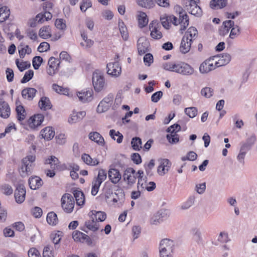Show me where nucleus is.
<instances>
[{"label": "nucleus", "instance_id": "nucleus-16", "mask_svg": "<svg viewBox=\"0 0 257 257\" xmlns=\"http://www.w3.org/2000/svg\"><path fill=\"white\" fill-rule=\"evenodd\" d=\"M57 62L56 59L53 57L49 58L48 63V66L47 68V72L49 75L52 76L56 73L59 65V63H58Z\"/></svg>", "mask_w": 257, "mask_h": 257}, {"label": "nucleus", "instance_id": "nucleus-28", "mask_svg": "<svg viewBox=\"0 0 257 257\" xmlns=\"http://www.w3.org/2000/svg\"><path fill=\"white\" fill-rule=\"evenodd\" d=\"M42 138L47 140H51L55 135V132L51 127H46L41 132Z\"/></svg>", "mask_w": 257, "mask_h": 257}, {"label": "nucleus", "instance_id": "nucleus-17", "mask_svg": "<svg viewBox=\"0 0 257 257\" xmlns=\"http://www.w3.org/2000/svg\"><path fill=\"white\" fill-rule=\"evenodd\" d=\"M187 11L191 15L199 17L202 15L201 9L196 4V2H190L188 5H186Z\"/></svg>", "mask_w": 257, "mask_h": 257}, {"label": "nucleus", "instance_id": "nucleus-43", "mask_svg": "<svg viewBox=\"0 0 257 257\" xmlns=\"http://www.w3.org/2000/svg\"><path fill=\"white\" fill-rule=\"evenodd\" d=\"M86 234L84 233L75 230L72 233V237L75 241L84 242V238Z\"/></svg>", "mask_w": 257, "mask_h": 257}, {"label": "nucleus", "instance_id": "nucleus-35", "mask_svg": "<svg viewBox=\"0 0 257 257\" xmlns=\"http://www.w3.org/2000/svg\"><path fill=\"white\" fill-rule=\"evenodd\" d=\"M138 18L139 26L140 28H143L148 24L149 20L145 13L142 12H139Z\"/></svg>", "mask_w": 257, "mask_h": 257}, {"label": "nucleus", "instance_id": "nucleus-22", "mask_svg": "<svg viewBox=\"0 0 257 257\" xmlns=\"http://www.w3.org/2000/svg\"><path fill=\"white\" fill-rule=\"evenodd\" d=\"M256 141V138L254 134H251L247 138L245 142L241 143V147L247 151H249Z\"/></svg>", "mask_w": 257, "mask_h": 257}, {"label": "nucleus", "instance_id": "nucleus-23", "mask_svg": "<svg viewBox=\"0 0 257 257\" xmlns=\"http://www.w3.org/2000/svg\"><path fill=\"white\" fill-rule=\"evenodd\" d=\"M11 113L10 107L5 101L1 100L0 101V116L4 118H7L9 117Z\"/></svg>", "mask_w": 257, "mask_h": 257}, {"label": "nucleus", "instance_id": "nucleus-62", "mask_svg": "<svg viewBox=\"0 0 257 257\" xmlns=\"http://www.w3.org/2000/svg\"><path fill=\"white\" fill-rule=\"evenodd\" d=\"M29 257H41L39 250L35 247H32L29 249L28 252Z\"/></svg>", "mask_w": 257, "mask_h": 257}, {"label": "nucleus", "instance_id": "nucleus-9", "mask_svg": "<svg viewBox=\"0 0 257 257\" xmlns=\"http://www.w3.org/2000/svg\"><path fill=\"white\" fill-rule=\"evenodd\" d=\"M26 189L23 184H20L17 186L15 192V197L16 201L18 203H21L25 199Z\"/></svg>", "mask_w": 257, "mask_h": 257}, {"label": "nucleus", "instance_id": "nucleus-51", "mask_svg": "<svg viewBox=\"0 0 257 257\" xmlns=\"http://www.w3.org/2000/svg\"><path fill=\"white\" fill-rule=\"evenodd\" d=\"M119 29L121 37L125 41L127 40L128 37L127 29L124 26L123 22H121L119 23Z\"/></svg>", "mask_w": 257, "mask_h": 257}, {"label": "nucleus", "instance_id": "nucleus-49", "mask_svg": "<svg viewBox=\"0 0 257 257\" xmlns=\"http://www.w3.org/2000/svg\"><path fill=\"white\" fill-rule=\"evenodd\" d=\"M137 3L140 6L148 9L152 8L154 5L153 0H137Z\"/></svg>", "mask_w": 257, "mask_h": 257}, {"label": "nucleus", "instance_id": "nucleus-55", "mask_svg": "<svg viewBox=\"0 0 257 257\" xmlns=\"http://www.w3.org/2000/svg\"><path fill=\"white\" fill-rule=\"evenodd\" d=\"M167 139L171 144H176L179 141V138L178 135L177 133H170V135H167Z\"/></svg>", "mask_w": 257, "mask_h": 257}, {"label": "nucleus", "instance_id": "nucleus-47", "mask_svg": "<svg viewBox=\"0 0 257 257\" xmlns=\"http://www.w3.org/2000/svg\"><path fill=\"white\" fill-rule=\"evenodd\" d=\"M132 148L136 151H139L142 148V141L140 138H133L131 141Z\"/></svg>", "mask_w": 257, "mask_h": 257}, {"label": "nucleus", "instance_id": "nucleus-60", "mask_svg": "<svg viewBox=\"0 0 257 257\" xmlns=\"http://www.w3.org/2000/svg\"><path fill=\"white\" fill-rule=\"evenodd\" d=\"M55 25L57 28L60 30H64L66 28L65 21L62 19H57L55 21Z\"/></svg>", "mask_w": 257, "mask_h": 257}, {"label": "nucleus", "instance_id": "nucleus-48", "mask_svg": "<svg viewBox=\"0 0 257 257\" xmlns=\"http://www.w3.org/2000/svg\"><path fill=\"white\" fill-rule=\"evenodd\" d=\"M195 197L194 195L190 196L188 199L183 203L181 208L182 209H187L194 203Z\"/></svg>", "mask_w": 257, "mask_h": 257}, {"label": "nucleus", "instance_id": "nucleus-37", "mask_svg": "<svg viewBox=\"0 0 257 257\" xmlns=\"http://www.w3.org/2000/svg\"><path fill=\"white\" fill-rule=\"evenodd\" d=\"M90 213L91 214L90 215L91 216L93 215L94 216L96 221L102 222L104 221L106 218V214L103 211L92 210Z\"/></svg>", "mask_w": 257, "mask_h": 257}, {"label": "nucleus", "instance_id": "nucleus-30", "mask_svg": "<svg viewBox=\"0 0 257 257\" xmlns=\"http://www.w3.org/2000/svg\"><path fill=\"white\" fill-rule=\"evenodd\" d=\"M164 214L163 210H160L158 211L152 217L150 223L152 224L157 225L162 222H163L164 217L163 214Z\"/></svg>", "mask_w": 257, "mask_h": 257}, {"label": "nucleus", "instance_id": "nucleus-7", "mask_svg": "<svg viewBox=\"0 0 257 257\" xmlns=\"http://www.w3.org/2000/svg\"><path fill=\"white\" fill-rule=\"evenodd\" d=\"M113 100V95L112 94H109L98 104L97 108V112L102 113L107 111L112 104Z\"/></svg>", "mask_w": 257, "mask_h": 257}, {"label": "nucleus", "instance_id": "nucleus-4", "mask_svg": "<svg viewBox=\"0 0 257 257\" xmlns=\"http://www.w3.org/2000/svg\"><path fill=\"white\" fill-rule=\"evenodd\" d=\"M92 83L95 91L99 92L103 90L105 86L104 77L101 72L96 71L92 76Z\"/></svg>", "mask_w": 257, "mask_h": 257}, {"label": "nucleus", "instance_id": "nucleus-58", "mask_svg": "<svg viewBox=\"0 0 257 257\" xmlns=\"http://www.w3.org/2000/svg\"><path fill=\"white\" fill-rule=\"evenodd\" d=\"M155 166V160L152 159L150 162L145 165V170L148 175L151 176L152 175V170Z\"/></svg>", "mask_w": 257, "mask_h": 257}, {"label": "nucleus", "instance_id": "nucleus-34", "mask_svg": "<svg viewBox=\"0 0 257 257\" xmlns=\"http://www.w3.org/2000/svg\"><path fill=\"white\" fill-rule=\"evenodd\" d=\"M39 106L41 109L47 110L51 108L50 101L48 97L43 96L39 102Z\"/></svg>", "mask_w": 257, "mask_h": 257}, {"label": "nucleus", "instance_id": "nucleus-31", "mask_svg": "<svg viewBox=\"0 0 257 257\" xmlns=\"http://www.w3.org/2000/svg\"><path fill=\"white\" fill-rule=\"evenodd\" d=\"M73 195L76 200L77 205L82 206L85 202V197L83 193L79 190H74Z\"/></svg>", "mask_w": 257, "mask_h": 257}, {"label": "nucleus", "instance_id": "nucleus-53", "mask_svg": "<svg viewBox=\"0 0 257 257\" xmlns=\"http://www.w3.org/2000/svg\"><path fill=\"white\" fill-rule=\"evenodd\" d=\"M201 94L204 97L209 98L213 94V90L209 87L202 88L201 90Z\"/></svg>", "mask_w": 257, "mask_h": 257}, {"label": "nucleus", "instance_id": "nucleus-38", "mask_svg": "<svg viewBox=\"0 0 257 257\" xmlns=\"http://www.w3.org/2000/svg\"><path fill=\"white\" fill-rule=\"evenodd\" d=\"M40 37L43 39H47L51 36V29L49 26H45L41 28L39 31Z\"/></svg>", "mask_w": 257, "mask_h": 257}, {"label": "nucleus", "instance_id": "nucleus-19", "mask_svg": "<svg viewBox=\"0 0 257 257\" xmlns=\"http://www.w3.org/2000/svg\"><path fill=\"white\" fill-rule=\"evenodd\" d=\"M191 39L187 36H183L180 47V51L183 54L188 52L191 48Z\"/></svg>", "mask_w": 257, "mask_h": 257}, {"label": "nucleus", "instance_id": "nucleus-6", "mask_svg": "<svg viewBox=\"0 0 257 257\" xmlns=\"http://www.w3.org/2000/svg\"><path fill=\"white\" fill-rule=\"evenodd\" d=\"M62 207L66 213L72 212L74 207V199L70 194L66 193L63 195L61 198Z\"/></svg>", "mask_w": 257, "mask_h": 257}, {"label": "nucleus", "instance_id": "nucleus-39", "mask_svg": "<svg viewBox=\"0 0 257 257\" xmlns=\"http://www.w3.org/2000/svg\"><path fill=\"white\" fill-rule=\"evenodd\" d=\"M16 110L17 114L18 120L19 121L24 120L26 118V112L24 107L21 105L17 106Z\"/></svg>", "mask_w": 257, "mask_h": 257}, {"label": "nucleus", "instance_id": "nucleus-46", "mask_svg": "<svg viewBox=\"0 0 257 257\" xmlns=\"http://www.w3.org/2000/svg\"><path fill=\"white\" fill-rule=\"evenodd\" d=\"M109 135L111 136L112 139L114 140H116L118 143L122 142L123 136L119 132H115L114 130H111L109 132Z\"/></svg>", "mask_w": 257, "mask_h": 257}, {"label": "nucleus", "instance_id": "nucleus-42", "mask_svg": "<svg viewBox=\"0 0 257 257\" xmlns=\"http://www.w3.org/2000/svg\"><path fill=\"white\" fill-rule=\"evenodd\" d=\"M92 219L85 221V226L90 230L96 231L98 229V225L96 221H94V218L91 217Z\"/></svg>", "mask_w": 257, "mask_h": 257}, {"label": "nucleus", "instance_id": "nucleus-64", "mask_svg": "<svg viewBox=\"0 0 257 257\" xmlns=\"http://www.w3.org/2000/svg\"><path fill=\"white\" fill-rule=\"evenodd\" d=\"M52 88L54 91L59 94H65L67 92V90L63 88L62 87L59 86L56 84L52 85Z\"/></svg>", "mask_w": 257, "mask_h": 257}, {"label": "nucleus", "instance_id": "nucleus-18", "mask_svg": "<svg viewBox=\"0 0 257 257\" xmlns=\"http://www.w3.org/2000/svg\"><path fill=\"white\" fill-rule=\"evenodd\" d=\"M93 91L91 89L78 92L77 95L82 102H88L92 100Z\"/></svg>", "mask_w": 257, "mask_h": 257}, {"label": "nucleus", "instance_id": "nucleus-15", "mask_svg": "<svg viewBox=\"0 0 257 257\" xmlns=\"http://www.w3.org/2000/svg\"><path fill=\"white\" fill-rule=\"evenodd\" d=\"M44 116L42 114H37L32 116L28 120L29 126L32 129H35L40 126L44 120Z\"/></svg>", "mask_w": 257, "mask_h": 257}, {"label": "nucleus", "instance_id": "nucleus-57", "mask_svg": "<svg viewBox=\"0 0 257 257\" xmlns=\"http://www.w3.org/2000/svg\"><path fill=\"white\" fill-rule=\"evenodd\" d=\"M142 228L139 225L134 226L132 228V234L134 240L138 238L141 234Z\"/></svg>", "mask_w": 257, "mask_h": 257}, {"label": "nucleus", "instance_id": "nucleus-52", "mask_svg": "<svg viewBox=\"0 0 257 257\" xmlns=\"http://www.w3.org/2000/svg\"><path fill=\"white\" fill-rule=\"evenodd\" d=\"M184 112L190 118H193L197 114L198 110L195 107H190L185 108Z\"/></svg>", "mask_w": 257, "mask_h": 257}, {"label": "nucleus", "instance_id": "nucleus-14", "mask_svg": "<svg viewBox=\"0 0 257 257\" xmlns=\"http://www.w3.org/2000/svg\"><path fill=\"white\" fill-rule=\"evenodd\" d=\"M149 28L151 31V36L152 38L156 40L160 39L163 37L162 33L159 28V24L157 21H153L149 25Z\"/></svg>", "mask_w": 257, "mask_h": 257}, {"label": "nucleus", "instance_id": "nucleus-11", "mask_svg": "<svg viewBox=\"0 0 257 257\" xmlns=\"http://www.w3.org/2000/svg\"><path fill=\"white\" fill-rule=\"evenodd\" d=\"M135 173V170L132 168H128L125 170L123 177L124 180L127 181L128 185H132L135 183L136 180Z\"/></svg>", "mask_w": 257, "mask_h": 257}, {"label": "nucleus", "instance_id": "nucleus-27", "mask_svg": "<svg viewBox=\"0 0 257 257\" xmlns=\"http://www.w3.org/2000/svg\"><path fill=\"white\" fill-rule=\"evenodd\" d=\"M193 239L198 244H202L203 238L200 230L197 227L192 228L191 230Z\"/></svg>", "mask_w": 257, "mask_h": 257}, {"label": "nucleus", "instance_id": "nucleus-50", "mask_svg": "<svg viewBox=\"0 0 257 257\" xmlns=\"http://www.w3.org/2000/svg\"><path fill=\"white\" fill-rule=\"evenodd\" d=\"M198 35V31L197 29L194 27H190L187 31L186 32L185 35L184 36L188 37L189 39H195L197 37Z\"/></svg>", "mask_w": 257, "mask_h": 257}, {"label": "nucleus", "instance_id": "nucleus-63", "mask_svg": "<svg viewBox=\"0 0 257 257\" xmlns=\"http://www.w3.org/2000/svg\"><path fill=\"white\" fill-rule=\"evenodd\" d=\"M16 63L19 70L21 72L24 71L30 66V64L28 63L27 62L19 63L18 60H17Z\"/></svg>", "mask_w": 257, "mask_h": 257}, {"label": "nucleus", "instance_id": "nucleus-12", "mask_svg": "<svg viewBox=\"0 0 257 257\" xmlns=\"http://www.w3.org/2000/svg\"><path fill=\"white\" fill-rule=\"evenodd\" d=\"M214 61L217 67L224 66L227 64L231 60V56L228 53H224L220 55L214 56Z\"/></svg>", "mask_w": 257, "mask_h": 257}, {"label": "nucleus", "instance_id": "nucleus-54", "mask_svg": "<svg viewBox=\"0 0 257 257\" xmlns=\"http://www.w3.org/2000/svg\"><path fill=\"white\" fill-rule=\"evenodd\" d=\"M247 152L248 151L240 147L239 153L237 156V160L241 165L244 164V158Z\"/></svg>", "mask_w": 257, "mask_h": 257}, {"label": "nucleus", "instance_id": "nucleus-8", "mask_svg": "<svg viewBox=\"0 0 257 257\" xmlns=\"http://www.w3.org/2000/svg\"><path fill=\"white\" fill-rule=\"evenodd\" d=\"M214 58L206 60L200 66L199 71L201 73H207L217 68Z\"/></svg>", "mask_w": 257, "mask_h": 257}, {"label": "nucleus", "instance_id": "nucleus-3", "mask_svg": "<svg viewBox=\"0 0 257 257\" xmlns=\"http://www.w3.org/2000/svg\"><path fill=\"white\" fill-rule=\"evenodd\" d=\"M35 156H27L22 159V164L19 172L22 177H25L31 173L32 164L35 161Z\"/></svg>", "mask_w": 257, "mask_h": 257}, {"label": "nucleus", "instance_id": "nucleus-13", "mask_svg": "<svg viewBox=\"0 0 257 257\" xmlns=\"http://www.w3.org/2000/svg\"><path fill=\"white\" fill-rule=\"evenodd\" d=\"M107 73L112 76H119L121 72V67L118 61L109 63L107 65Z\"/></svg>", "mask_w": 257, "mask_h": 257}, {"label": "nucleus", "instance_id": "nucleus-2", "mask_svg": "<svg viewBox=\"0 0 257 257\" xmlns=\"http://www.w3.org/2000/svg\"><path fill=\"white\" fill-rule=\"evenodd\" d=\"M175 9L176 12L178 13L179 18L172 15L170 16V20L174 25L177 26L180 25L181 28L180 30L183 33V31H184L189 25V18L185 11L181 7L177 6L175 7Z\"/></svg>", "mask_w": 257, "mask_h": 257}, {"label": "nucleus", "instance_id": "nucleus-41", "mask_svg": "<svg viewBox=\"0 0 257 257\" xmlns=\"http://www.w3.org/2000/svg\"><path fill=\"white\" fill-rule=\"evenodd\" d=\"M47 221L50 225H56L58 222L57 214L54 212L48 213L47 216Z\"/></svg>", "mask_w": 257, "mask_h": 257}, {"label": "nucleus", "instance_id": "nucleus-61", "mask_svg": "<svg viewBox=\"0 0 257 257\" xmlns=\"http://www.w3.org/2000/svg\"><path fill=\"white\" fill-rule=\"evenodd\" d=\"M114 194L118 198V200H124L125 196L124 192L123 189L120 187L117 186V188L115 190Z\"/></svg>", "mask_w": 257, "mask_h": 257}, {"label": "nucleus", "instance_id": "nucleus-44", "mask_svg": "<svg viewBox=\"0 0 257 257\" xmlns=\"http://www.w3.org/2000/svg\"><path fill=\"white\" fill-rule=\"evenodd\" d=\"M19 48V53L21 58H24L25 55L30 54L32 52L31 49L28 45H23L21 44Z\"/></svg>", "mask_w": 257, "mask_h": 257}, {"label": "nucleus", "instance_id": "nucleus-45", "mask_svg": "<svg viewBox=\"0 0 257 257\" xmlns=\"http://www.w3.org/2000/svg\"><path fill=\"white\" fill-rule=\"evenodd\" d=\"M106 177L107 171L101 169L99 170L97 177L94 180L101 184L106 179Z\"/></svg>", "mask_w": 257, "mask_h": 257}, {"label": "nucleus", "instance_id": "nucleus-25", "mask_svg": "<svg viewBox=\"0 0 257 257\" xmlns=\"http://www.w3.org/2000/svg\"><path fill=\"white\" fill-rule=\"evenodd\" d=\"M148 42L144 38H140L138 41V50L140 55L145 54L148 51Z\"/></svg>", "mask_w": 257, "mask_h": 257}, {"label": "nucleus", "instance_id": "nucleus-24", "mask_svg": "<svg viewBox=\"0 0 257 257\" xmlns=\"http://www.w3.org/2000/svg\"><path fill=\"white\" fill-rule=\"evenodd\" d=\"M108 178L113 184L117 183L121 179V175L117 169H110L108 172Z\"/></svg>", "mask_w": 257, "mask_h": 257}, {"label": "nucleus", "instance_id": "nucleus-56", "mask_svg": "<svg viewBox=\"0 0 257 257\" xmlns=\"http://www.w3.org/2000/svg\"><path fill=\"white\" fill-rule=\"evenodd\" d=\"M34 75V71L32 70H29L27 71L23 78L22 79L21 82L22 83H25L29 81Z\"/></svg>", "mask_w": 257, "mask_h": 257}, {"label": "nucleus", "instance_id": "nucleus-40", "mask_svg": "<svg viewBox=\"0 0 257 257\" xmlns=\"http://www.w3.org/2000/svg\"><path fill=\"white\" fill-rule=\"evenodd\" d=\"M45 163L50 164L51 168L55 169L59 166L60 162L55 156H51L50 158L46 160Z\"/></svg>", "mask_w": 257, "mask_h": 257}, {"label": "nucleus", "instance_id": "nucleus-32", "mask_svg": "<svg viewBox=\"0 0 257 257\" xmlns=\"http://www.w3.org/2000/svg\"><path fill=\"white\" fill-rule=\"evenodd\" d=\"M227 0H211L210 7L212 9H218L225 7L226 5Z\"/></svg>", "mask_w": 257, "mask_h": 257}, {"label": "nucleus", "instance_id": "nucleus-10", "mask_svg": "<svg viewBox=\"0 0 257 257\" xmlns=\"http://www.w3.org/2000/svg\"><path fill=\"white\" fill-rule=\"evenodd\" d=\"M160 165L158 167V173L161 175H164L169 170L171 163L167 159H161L159 160Z\"/></svg>", "mask_w": 257, "mask_h": 257}, {"label": "nucleus", "instance_id": "nucleus-36", "mask_svg": "<svg viewBox=\"0 0 257 257\" xmlns=\"http://www.w3.org/2000/svg\"><path fill=\"white\" fill-rule=\"evenodd\" d=\"M10 15V9L6 6L0 8V23L7 20Z\"/></svg>", "mask_w": 257, "mask_h": 257}, {"label": "nucleus", "instance_id": "nucleus-1", "mask_svg": "<svg viewBox=\"0 0 257 257\" xmlns=\"http://www.w3.org/2000/svg\"><path fill=\"white\" fill-rule=\"evenodd\" d=\"M163 68L167 71L174 72L182 75H191L194 69L188 64L183 62H167L163 64Z\"/></svg>", "mask_w": 257, "mask_h": 257}, {"label": "nucleus", "instance_id": "nucleus-33", "mask_svg": "<svg viewBox=\"0 0 257 257\" xmlns=\"http://www.w3.org/2000/svg\"><path fill=\"white\" fill-rule=\"evenodd\" d=\"M81 159L86 164L90 166H96L99 163L96 159H92L88 154H83L82 155Z\"/></svg>", "mask_w": 257, "mask_h": 257}, {"label": "nucleus", "instance_id": "nucleus-5", "mask_svg": "<svg viewBox=\"0 0 257 257\" xmlns=\"http://www.w3.org/2000/svg\"><path fill=\"white\" fill-rule=\"evenodd\" d=\"M174 248V241L168 238L162 239L159 244V253H173Z\"/></svg>", "mask_w": 257, "mask_h": 257}, {"label": "nucleus", "instance_id": "nucleus-21", "mask_svg": "<svg viewBox=\"0 0 257 257\" xmlns=\"http://www.w3.org/2000/svg\"><path fill=\"white\" fill-rule=\"evenodd\" d=\"M37 92V90L34 88L28 87L24 88L22 91V96L26 99L31 101L33 99Z\"/></svg>", "mask_w": 257, "mask_h": 257}, {"label": "nucleus", "instance_id": "nucleus-26", "mask_svg": "<svg viewBox=\"0 0 257 257\" xmlns=\"http://www.w3.org/2000/svg\"><path fill=\"white\" fill-rule=\"evenodd\" d=\"M29 184L31 189L36 190L42 185L43 181L39 177L35 176L29 179Z\"/></svg>", "mask_w": 257, "mask_h": 257}, {"label": "nucleus", "instance_id": "nucleus-59", "mask_svg": "<svg viewBox=\"0 0 257 257\" xmlns=\"http://www.w3.org/2000/svg\"><path fill=\"white\" fill-rule=\"evenodd\" d=\"M43 61V59L40 56H35L33 59V66L35 69H38L40 67L42 62Z\"/></svg>", "mask_w": 257, "mask_h": 257}, {"label": "nucleus", "instance_id": "nucleus-29", "mask_svg": "<svg viewBox=\"0 0 257 257\" xmlns=\"http://www.w3.org/2000/svg\"><path fill=\"white\" fill-rule=\"evenodd\" d=\"M89 139L97 143L98 145L103 146L104 144L103 138L97 132H92L89 135Z\"/></svg>", "mask_w": 257, "mask_h": 257}, {"label": "nucleus", "instance_id": "nucleus-20", "mask_svg": "<svg viewBox=\"0 0 257 257\" xmlns=\"http://www.w3.org/2000/svg\"><path fill=\"white\" fill-rule=\"evenodd\" d=\"M85 111H82L76 112L73 111L68 119V122L71 124L78 122L82 120V118L85 116Z\"/></svg>", "mask_w": 257, "mask_h": 257}]
</instances>
